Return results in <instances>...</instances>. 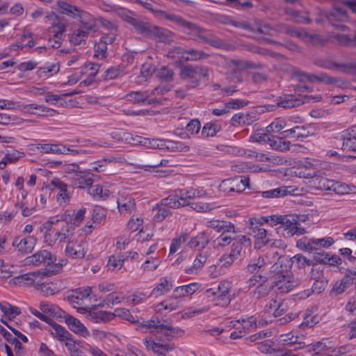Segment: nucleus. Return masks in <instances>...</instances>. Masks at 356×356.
<instances>
[{
    "label": "nucleus",
    "mask_w": 356,
    "mask_h": 356,
    "mask_svg": "<svg viewBox=\"0 0 356 356\" xmlns=\"http://www.w3.org/2000/svg\"><path fill=\"white\" fill-rule=\"evenodd\" d=\"M161 259L159 256L151 257L147 259L141 265V269L145 271H154L161 264Z\"/></svg>",
    "instance_id": "53"
},
{
    "label": "nucleus",
    "mask_w": 356,
    "mask_h": 356,
    "mask_svg": "<svg viewBox=\"0 0 356 356\" xmlns=\"http://www.w3.org/2000/svg\"><path fill=\"white\" fill-rule=\"evenodd\" d=\"M111 136L118 141H124L128 143L137 144L142 142L141 137L138 136L134 137L131 134L122 131H113L111 134Z\"/></svg>",
    "instance_id": "41"
},
{
    "label": "nucleus",
    "mask_w": 356,
    "mask_h": 356,
    "mask_svg": "<svg viewBox=\"0 0 356 356\" xmlns=\"http://www.w3.org/2000/svg\"><path fill=\"white\" fill-rule=\"evenodd\" d=\"M74 229L72 225L69 222H65L60 229H55L53 232H55L56 238L60 243L72 241L71 238L74 235Z\"/></svg>",
    "instance_id": "32"
},
{
    "label": "nucleus",
    "mask_w": 356,
    "mask_h": 356,
    "mask_svg": "<svg viewBox=\"0 0 356 356\" xmlns=\"http://www.w3.org/2000/svg\"><path fill=\"white\" fill-rule=\"evenodd\" d=\"M65 254L72 258H83L86 252V245L82 241H68L65 248Z\"/></svg>",
    "instance_id": "23"
},
{
    "label": "nucleus",
    "mask_w": 356,
    "mask_h": 356,
    "mask_svg": "<svg viewBox=\"0 0 356 356\" xmlns=\"http://www.w3.org/2000/svg\"><path fill=\"white\" fill-rule=\"evenodd\" d=\"M310 184L312 187L318 190L332 191L334 180L317 175L310 181Z\"/></svg>",
    "instance_id": "39"
},
{
    "label": "nucleus",
    "mask_w": 356,
    "mask_h": 356,
    "mask_svg": "<svg viewBox=\"0 0 356 356\" xmlns=\"http://www.w3.org/2000/svg\"><path fill=\"white\" fill-rule=\"evenodd\" d=\"M177 54H180L178 57L181 60H193L202 58L203 54L201 51H196L194 49H190L188 51H181L179 48L177 49Z\"/></svg>",
    "instance_id": "51"
},
{
    "label": "nucleus",
    "mask_w": 356,
    "mask_h": 356,
    "mask_svg": "<svg viewBox=\"0 0 356 356\" xmlns=\"http://www.w3.org/2000/svg\"><path fill=\"white\" fill-rule=\"evenodd\" d=\"M232 120L234 122L242 125H249L256 120V115L253 113H239L236 114Z\"/></svg>",
    "instance_id": "57"
},
{
    "label": "nucleus",
    "mask_w": 356,
    "mask_h": 356,
    "mask_svg": "<svg viewBox=\"0 0 356 356\" xmlns=\"http://www.w3.org/2000/svg\"><path fill=\"white\" fill-rule=\"evenodd\" d=\"M206 225L217 232H222L225 231H232L234 225L227 221L211 220L207 221Z\"/></svg>",
    "instance_id": "42"
},
{
    "label": "nucleus",
    "mask_w": 356,
    "mask_h": 356,
    "mask_svg": "<svg viewBox=\"0 0 356 356\" xmlns=\"http://www.w3.org/2000/svg\"><path fill=\"white\" fill-rule=\"evenodd\" d=\"M289 259L279 257L277 261L270 267L273 286L282 293H289L300 284L293 273L289 269Z\"/></svg>",
    "instance_id": "3"
},
{
    "label": "nucleus",
    "mask_w": 356,
    "mask_h": 356,
    "mask_svg": "<svg viewBox=\"0 0 356 356\" xmlns=\"http://www.w3.org/2000/svg\"><path fill=\"white\" fill-rule=\"evenodd\" d=\"M140 327L148 330L150 332H161L170 337H179L184 331L178 327H174L170 324L164 325L159 321L149 320L140 323Z\"/></svg>",
    "instance_id": "6"
},
{
    "label": "nucleus",
    "mask_w": 356,
    "mask_h": 356,
    "mask_svg": "<svg viewBox=\"0 0 356 356\" xmlns=\"http://www.w3.org/2000/svg\"><path fill=\"white\" fill-rule=\"evenodd\" d=\"M235 232H236L234 225L232 231H225L221 232V234L216 239L213 240V243L214 246L216 248H220L229 245L233 239V236L232 235L235 234Z\"/></svg>",
    "instance_id": "44"
},
{
    "label": "nucleus",
    "mask_w": 356,
    "mask_h": 356,
    "mask_svg": "<svg viewBox=\"0 0 356 356\" xmlns=\"http://www.w3.org/2000/svg\"><path fill=\"white\" fill-rule=\"evenodd\" d=\"M36 244V238L33 236L21 238L16 236L12 242V245L17 249L18 251L29 253Z\"/></svg>",
    "instance_id": "24"
},
{
    "label": "nucleus",
    "mask_w": 356,
    "mask_h": 356,
    "mask_svg": "<svg viewBox=\"0 0 356 356\" xmlns=\"http://www.w3.org/2000/svg\"><path fill=\"white\" fill-rule=\"evenodd\" d=\"M22 122L23 120L17 115L0 113V124L1 125L20 124Z\"/></svg>",
    "instance_id": "61"
},
{
    "label": "nucleus",
    "mask_w": 356,
    "mask_h": 356,
    "mask_svg": "<svg viewBox=\"0 0 356 356\" xmlns=\"http://www.w3.org/2000/svg\"><path fill=\"white\" fill-rule=\"evenodd\" d=\"M45 19L52 24L51 27L49 29L50 33L52 34L54 38L61 39L65 32V23L60 21L54 13L47 14Z\"/></svg>",
    "instance_id": "25"
},
{
    "label": "nucleus",
    "mask_w": 356,
    "mask_h": 356,
    "mask_svg": "<svg viewBox=\"0 0 356 356\" xmlns=\"http://www.w3.org/2000/svg\"><path fill=\"white\" fill-rule=\"evenodd\" d=\"M313 238L302 237L296 242V247L309 253L315 252L318 248L313 245Z\"/></svg>",
    "instance_id": "50"
},
{
    "label": "nucleus",
    "mask_w": 356,
    "mask_h": 356,
    "mask_svg": "<svg viewBox=\"0 0 356 356\" xmlns=\"http://www.w3.org/2000/svg\"><path fill=\"white\" fill-rule=\"evenodd\" d=\"M99 70V65L97 63H88L79 69L82 79L79 83L81 87L88 86L93 83Z\"/></svg>",
    "instance_id": "15"
},
{
    "label": "nucleus",
    "mask_w": 356,
    "mask_h": 356,
    "mask_svg": "<svg viewBox=\"0 0 356 356\" xmlns=\"http://www.w3.org/2000/svg\"><path fill=\"white\" fill-rule=\"evenodd\" d=\"M29 149L35 153L60 154L65 151V145L60 143H34Z\"/></svg>",
    "instance_id": "14"
},
{
    "label": "nucleus",
    "mask_w": 356,
    "mask_h": 356,
    "mask_svg": "<svg viewBox=\"0 0 356 356\" xmlns=\"http://www.w3.org/2000/svg\"><path fill=\"white\" fill-rule=\"evenodd\" d=\"M200 286V284L197 282H191L176 287L172 293L175 296V298L181 302L183 298L190 297L194 294L199 289Z\"/></svg>",
    "instance_id": "27"
},
{
    "label": "nucleus",
    "mask_w": 356,
    "mask_h": 356,
    "mask_svg": "<svg viewBox=\"0 0 356 356\" xmlns=\"http://www.w3.org/2000/svg\"><path fill=\"white\" fill-rule=\"evenodd\" d=\"M188 237L187 233H181L180 235L174 238L170 246V254H175L186 243Z\"/></svg>",
    "instance_id": "48"
},
{
    "label": "nucleus",
    "mask_w": 356,
    "mask_h": 356,
    "mask_svg": "<svg viewBox=\"0 0 356 356\" xmlns=\"http://www.w3.org/2000/svg\"><path fill=\"white\" fill-rule=\"evenodd\" d=\"M124 264V258L122 255H111L109 257L107 267L109 270H117L122 268Z\"/></svg>",
    "instance_id": "59"
},
{
    "label": "nucleus",
    "mask_w": 356,
    "mask_h": 356,
    "mask_svg": "<svg viewBox=\"0 0 356 356\" xmlns=\"http://www.w3.org/2000/svg\"><path fill=\"white\" fill-rule=\"evenodd\" d=\"M327 164L318 160L305 161L298 168L296 174L302 178L315 177L318 174L324 173L323 169Z\"/></svg>",
    "instance_id": "10"
},
{
    "label": "nucleus",
    "mask_w": 356,
    "mask_h": 356,
    "mask_svg": "<svg viewBox=\"0 0 356 356\" xmlns=\"http://www.w3.org/2000/svg\"><path fill=\"white\" fill-rule=\"evenodd\" d=\"M220 205L216 202H197L195 204L194 209L198 212H209L220 207Z\"/></svg>",
    "instance_id": "64"
},
{
    "label": "nucleus",
    "mask_w": 356,
    "mask_h": 356,
    "mask_svg": "<svg viewBox=\"0 0 356 356\" xmlns=\"http://www.w3.org/2000/svg\"><path fill=\"white\" fill-rule=\"evenodd\" d=\"M299 337L294 336L292 333L289 332L287 334H281L279 337L278 342L282 345H296L301 344L299 341Z\"/></svg>",
    "instance_id": "63"
},
{
    "label": "nucleus",
    "mask_w": 356,
    "mask_h": 356,
    "mask_svg": "<svg viewBox=\"0 0 356 356\" xmlns=\"http://www.w3.org/2000/svg\"><path fill=\"white\" fill-rule=\"evenodd\" d=\"M71 179L72 185L79 188H90L93 182L92 175L86 170H79L74 176L71 177Z\"/></svg>",
    "instance_id": "19"
},
{
    "label": "nucleus",
    "mask_w": 356,
    "mask_h": 356,
    "mask_svg": "<svg viewBox=\"0 0 356 356\" xmlns=\"http://www.w3.org/2000/svg\"><path fill=\"white\" fill-rule=\"evenodd\" d=\"M209 309L207 307H189L185 308L181 312L177 313V315H180L181 318H189L194 316L201 314L207 312Z\"/></svg>",
    "instance_id": "46"
},
{
    "label": "nucleus",
    "mask_w": 356,
    "mask_h": 356,
    "mask_svg": "<svg viewBox=\"0 0 356 356\" xmlns=\"http://www.w3.org/2000/svg\"><path fill=\"white\" fill-rule=\"evenodd\" d=\"M151 145L153 147L171 151L187 152L189 149L188 146L184 145L182 143L170 140L153 139Z\"/></svg>",
    "instance_id": "18"
},
{
    "label": "nucleus",
    "mask_w": 356,
    "mask_h": 356,
    "mask_svg": "<svg viewBox=\"0 0 356 356\" xmlns=\"http://www.w3.org/2000/svg\"><path fill=\"white\" fill-rule=\"evenodd\" d=\"M257 321L253 316L245 318H241L237 321H231L229 322V327L233 329L230 334L232 339H237L245 336L247 332L256 328Z\"/></svg>",
    "instance_id": "5"
},
{
    "label": "nucleus",
    "mask_w": 356,
    "mask_h": 356,
    "mask_svg": "<svg viewBox=\"0 0 356 356\" xmlns=\"http://www.w3.org/2000/svg\"><path fill=\"white\" fill-rule=\"evenodd\" d=\"M341 148L345 151H356V132L346 130L341 134Z\"/></svg>",
    "instance_id": "34"
},
{
    "label": "nucleus",
    "mask_w": 356,
    "mask_h": 356,
    "mask_svg": "<svg viewBox=\"0 0 356 356\" xmlns=\"http://www.w3.org/2000/svg\"><path fill=\"white\" fill-rule=\"evenodd\" d=\"M286 127V122L283 118H277L273 121L267 127L266 132L268 134L277 133Z\"/></svg>",
    "instance_id": "60"
},
{
    "label": "nucleus",
    "mask_w": 356,
    "mask_h": 356,
    "mask_svg": "<svg viewBox=\"0 0 356 356\" xmlns=\"http://www.w3.org/2000/svg\"><path fill=\"white\" fill-rule=\"evenodd\" d=\"M233 192L241 193L248 187L249 179L246 177H234L231 179Z\"/></svg>",
    "instance_id": "55"
},
{
    "label": "nucleus",
    "mask_w": 356,
    "mask_h": 356,
    "mask_svg": "<svg viewBox=\"0 0 356 356\" xmlns=\"http://www.w3.org/2000/svg\"><path fill=\"white\" fill-rule=\"evenodd\" d=\"M180 305L181 302L177 298H175V296L172 293L170 298L156 305L154 309L156 313H161L163 309L170 312L178 309Z\"/></svg>",
    "instance_id": "30"
},
{
    "label": "nucleus",
    "mask_w": 356,
    "mask_h": 356,
    "mask_svg": "<svg viewBox=\"0 0 356 356\" xmlns=\"http://www.w3.org/2000/svg\"><path fill=\"white\" fill-rule=\"evenodd\" d=\"M201 128V124L197 120H191L186 127V130L187 133H184L183 134H177L182 138H189L190 135H195L197 134Z\"/></svg>",
    "instance_id": "54"
},
{
    "label": "nucleus",
    "mask_w": 356,
    "mask_h": 356,
    "mask_svg": "<svg viewBox=\"0 0 356 356\" xmlns=\"http://www.w3.org/2000/svg\"><path fill=\"white\" fill-rule=\"evenodd\" d=\"M266 264V259L264 256L252 259L247 266V270L250 273H256L261 268Z\"/></svg>",
    "instance_id": "52"
},
{
    "label": "nucleus",
    "mask_w": 356,
    "mask_h": 356,
    "mask_svg": "<svg viewBox=\"0 0 356 356\" xmlns=\"http://www.w3.org/2000/svg\"><path fill=\"white\" fill-rule=\"evenodd\" d=\"M356 188L354 186H349L339 181H334L332 191L339 195L355 193Z\"/></svg>",
    "instance_id": "58"
},
{
    "label": "nucleus",
    "mask_w": 356,
    "mask_h": 356,
    "mask_svg": "<svg viewBox=\"0 0 356 356\" xmlns=\"http://www.w3.org/2000/svg\"><path fill=\"white\" fill-rule=\"evenodd\" d=\"M86 343L79 340H76L73 337L64 343L70 356H84L81 348H86Z\"/></svg>",
    "instance_id": "33"
},
{
    "label": "nucleus",
    "mask_w": 356,
    "mask_h": 356,
    "mask_svg": "<svg viewBox=\"0 0 356 356\" xmlns=\"http://www.w3.org/2000/svg\"><path fill=\"white\" fill-rule=\"evenodd\" d=\"M25 263L34 266L41 264L47 266L54 265L60 268L66 264L67 261L65 259H60L58 262H56L55 255L47 250H42L26 258Z\"/></svg>",
    "instance_id": "7"
},
{
    "label": "nucleus",
    "mask_w": 356,
    "mask_h": 356,
    "mask_svg": "<svg viewBox=\"0 0 356 356\" xmlns=\"http://www.w3.org/2000/svg\"><path fill=\"white\" fill-rule=\"evenodd\" d=\"M303 100L296 95H286L280 99L277 104L283 108H293L302 105Z\"/></svg>",
    "instance_id": "40"
},
{
    "label": "nucleus",
    "mask_w": 356,
    "mask_h": 356,
    "mask_svg": "<svg viewBox=\"0 0 356 356\" xmlns=\"http://www.w3.org/2000/svg\"><path fill=\"white\" fill-rule=\"evenodd\" d=\"M286 309V307L284 302L272 299L266 306L265 312L268 315V318H265L264 321L266 323L268 321H271V317L281 316Z\"/></svg>",
    "instance_id": "26"
},
{
    "label": "nucleus",
    "mask_w": 356,
    "mask_h": 356,
    "mask_svg": "<svg viewBox=\"0 0 356 356\" xmlns=\"http://www.w3.org/2000/svg\"><path fill=\"white\" fill-rule=\"evenodd\" d=\"M23 112L38 116H55L58 114L57 111L54 109L48 108L44 105L36 104H24L23 106Z\"/></svg>",
    "instance_id": "21"
},
{
    "label": "nucleus",
    "mask_w": 356,
    "mask_h": 356,
    "mask_svg": "<svg viewBox=\"0 0 356 356\" xmlns=\"http://www.w3.org/2000/svg\"><path fill=\"white\" fill-rule=\"evenodd\" d=\"M61 13L72 17H79L80 26L75 29L70 36V42L74 45L80 44L92 33L97 31L95 19L88 13L81 11L67 3L60 2L58 4Z\"/></svg>",
    "instance_id": "1"
},
{
    "label": "nucleus",
    "mask_w": 356,
    "mask_h": 356,
    "mask_svg": "<svg viewBox=\"0 0 356 356\" xmlns=\"http://www.w3.org/2000/svg\"><path fill=\"white\" fill-rule=\"evenodd\" d=\"M92 289L89 286L79 288L73 291L72 294L68 296L70 304L76 309V311L84 315L86 318L95 323L105 322L112 318L113 314L104 312L97 310L96 306L90 307L86 302L90 300Z\"/></svg>",
    "instance_id": "2"
},
{
    "label": "nucleus",
    "mask_w": 356,
    "mask_h": 356,
    "mask_svg": "<svg viewBox=\"0 0 356 356\" xmlns=\"http://www.w3.org/2000/svg\"><path fill=\"white\" fill-rule=\"evenodd\" d=\"M302 79H307L310 82H321L326 84L336 86L339 88H347L349 83L342 79L330 76L324 73L317 74H306L302 75Z\"/></svg>",
    "instance_id": "13"
},
{
    "label": "nucleus",
    "mask_w": 356,
    "mask_h": 356,
    "mask_svg": "<svg viewBox=\"0 0 356 356\" xmlns=\"http://www.w3.org/2000/svg\"><path fill=\"white\" fill-rule=\"evenodd\" d=\"M48 330L54 338L63 343L72 337L65 327L54 322L49 323Z\"/></svg>",
    "instance_id": "28"
},
{
    "label": "nucleus",
    "mask_w": 356,
    "mask_h": 356,
    "mask_svg": "<svg viewBox=\"0 0 356 356\" xmlns=\"http://www.w3.org/2000/svg\"><path fill=\"white\" fill-rule=\"evenodd\" d=\"M65 322L69 329L75 334L83 338H88L90 336L88 328L76 318L71 315H67L65 316Z\"/></svg>",
    "instance_id": "17"
},
{
    "label": "nucleus",
    "mask_w": 356,
    "mask_h": 356,
    "mask_svg": "<svg viewBox=\"0 0 356 356\" xmlns=\"http://www.w3.org/2000/svg\"><path fill=\"white\" fill-rule=\"evenodd\" d=\"M292 264H295L299 268H303L306 266H309L312 264V261L308 259L306 257L300 254H297L289 259Z\"/></svg>",
    "instance_id": "62"
},
{
    "label": "nucleus",
    "mask_w": 356,
    "mask_h": 356,
    "mask_svg": "<svg viewBox=\"0 0 356 356\" xmlns=\"http://www.w3.org/2000/svg\"><path fill=\"white\" fill-rule=\"evenodd\" d=\"M0 311L10 319L15 318L21 313L20 308L12 305L6 301L0 302Z\"/></svg>",
    "instance_id": "43"
},
{
    "label": "nucleus",
    "mask_w": 356,
    "mask_h": 356,
    "mask_svg": "<svg viewBox=\"0 0 356 356\" xmlns=\"http://www.w3.org/2000/svg\"><path fill=\"white\" fill-rule=\"evenodd\" d=\"M334 347V344L332 341L324 339L314 344H310L309 350L318 353L319 354L320 353H325L326 352H330L332 353Z\"/></svg>",
    "instance_id": "38"
},
{
    "label": "nucleus",
    "mask_w": 356,
    "mask_h": 356,
    "mask_svg": "<svg viewBox=\"0 0 356 356\" xmlns=\"http://www.w3.org/2000/svg\"><path fill=\"white\" fill-rule=\"evenodd\" d=\"M194 198L193 188H184L177 191L175 194L170 195L162 200V204L170 208H179L189 204L190 200Z\"/></svg>",
    "instance_id": "8"
},
{
    "label": "nucleus",
    "mask_w": 356,
    "mask_h": 356,
    "mask_svg": "<svg viewBox=\"0 0 356 356\" xmlns=\"http://www.w3.org/2000/svg\"><path fill=\"white\" fill-rule=\"evenodd\" d=\"M232 288V283L227 280L221 281L216 287L206 290L207 297L213 300L222 299L225 298Z\"/></svg>",
    "instance_id": "16"
},
{
    "label": "nucleus",
    "mask_w": 356,
    "mask_h": 356,
    "mask_svg": "<svg viewBox=\"0 0 356 356\" xmlns=\"http://www.w3.org/2000/svg\"><path fill=\"white\" fill-rule=\"evenodd\" d=\"M287 234L292 236L293 235H302L306 232L299 223V218L296 215H285L283 216L280 226Z\"/></svg>",
    "instance_id": "12"
},
{
    "label": "nucleus",
    "mask_w": 356,
    "mask_h": 356,
    "mask_svg": "<svg viewBox=\"0 0 356 356\" xmlns=\"http://www.w3.org/2000/svg\"><path fill=\"white\" fill-rule=\"evenodd\" d=\"M60 70L59 65L57 63H47L37 71L39 77L47 79L57 74Z\"/></svg>",
    "instance_id": "37"
},
{
    "label": "nucleus",
    "mask_w": 356,
    "mask_h": 356,
    "mask_svg": "<svg viewBox=\"0 0 356 356\" xmlns=\"http://www.w3.org/2000/svg\"><path fill=\"white\" fill-rule=\"evenodd\" d=\"M173 287V281L168 277H162L150 293L151 296L158 298L168 293Z\"/></svg>",
    "instance_id": "29"
},
{
    "label": "nucleus",
    "mask_w": 356,
    "mask_h": 356,
    "mask_svg": "<svg viewBox=\"0 0 356 356\" xmlns=\"http://www.w3.org/2000/svg\"><path fill=\"white\" fill-rule=\"evenodd\" d=\"M200 70L191 66H186L181 70V76L184 79H192L194 80L192 87L197 85V76Z\"/></svg>",
    "instance_id": "56"
},
{
    "label": "nucleus",
    "mask_w": 356,
    "mask_h": 356,
    "mask_svg": "<svg viewBox=\"0 0 356 356\" xmlns=\"http://www.w3.org/2000/svg\"><path fill=\"white\" fill-rule=\"evenodd\" d=\"M117 204L118 210L121 213L130 212L135 207V202L133 197L125 191L119 192Z\"/></svg>",
    "instance_id": "22"
},
{
    "label": "nucleus",
    "mask_w": 356,
    "mask_h": 356,
    "mask_svg": "<svg viewBox=\"0 0 356 356\" xmlns=\"http://www.w3.org/2000/svg\"><path fill=\"white\" fill-rule=\"evenodd\" d=\"M114 186L108 183L104 185L91 186L88 193L95 198L106 199L115 193Z\"/></svg>",
    "instance_id": "20"
},
{
    "label": "nucleus",
    "mask_w": 356,
    "mask_h": 356,
    "mask_svg": "<svg viewBox=\"0 0 356 356\" xmlns=\"http://www.w3.org/2000/svg\"><path fill=\"white\" fill-rule=\"evenodd\" d=\"M294 190L292 189L291 186H281L269 191H261L259 193V195L264 198L273 199L282 197L289 194H292Z\"/></svg>",
    "instance_id": "31"
},
{
    "label": "nucleus",
    "mask_w": 356,
    "mask_h": 356,
    "mask_svg": "<svg viewBox=\"0 0 356 356\" xmlns=\"http://www.w3.org/2000/svg\"><path fill=\"white\" fill-rule=\"evenodd\" d=\"M251 240L245 236H240L235 242L232 245V249L230 251L231 256L234 258H238L241 254V252L244 247H250Z\"/></svg>",
    "instance_id": "36"
},
{
    "label": "nucleus",
    "mask_w": 356,
    "mask_h": 356,
    "mask_svg": "<svg viewBox=\"0 0 356 356\" xmlns=\"http://www.w3.org/2000/svg\"><path fill=\"white\" fill-rule=\"evenodd\" d=\"M48 275L45 272L36 271L26 273L9 281L10 285H27L33 286L38 289L44 292L46 295L54 293L48 283Z\"/></svg>",
    "instance_id": "4"
},
{
    "label": "nucleus",
    "mask_w": 356,
    "mask_h": 356,
    "mask_svg": "<svg viewBox=\"0 0 356 356\" xmlns=\"http://www.w3.org/2000/svg\"><path fill=\"white\" fill-rule=\"evenodd\" d=\"M252 232L255 249H261L266 245L280 247L283 245L281 240L273 239L272 234L264 228L254 227L252 229Z\"/></svg>",
    "instance_id": "9"
},
{
    "label": "nucleus",
    "mask_w": 356,
    "mask_h": 356,
    "mask_svg": "<svg viewBox=\"0 0 356 356\" xmlns=\"http://www.w3.org/2000/svg\"><path fill=\"white\" fill-rule=\"evenodd\" d=\"M207 260V256L204 254H200L195 259L193 266L185 270L187 274H196L204 266Z\"/></svg>",
    "instance_id": "49"
},
{
    "label": "nucleus",
    "mask_w": 356,
    "mask_h": 356,
    "mask_svg": "<svg viewBox=\"0 0 356 356\" xmlns=\"http://www.w3.org/2000/svg\"><path fill=\"white\" fill-rule=\"evenodd\" d=\"M268 144L273 149L281 152L288 150L290 147V142L285 140L282 138H268Z\"/></svg>",
    "instance_id": "45"
},
{
    "label": "nucleus",
    "mask_w": 356,
    "mask_h": 356,
    "mask_svg": "<svg viewBox=\"0 0 356 356\" xmlns=\"http://www.w3.org/2000/svg\"><path fill=\"white\" fill-rule=\"evenodd\" d=\"M51 185L53 186L51 191L55 194L57 204L60 207H65L68 204L71 197L67 185L56 178L51 180Z\"/></svg>",
    "instance_id": "11"
},
{
    "label": "nucleus",
    "mask_w": 356,
    "mask_h": 356,
    "mask_svg": "<svg viewBox=\"0 0 356 356\" xmlns=\"http://www.w3.org/2000/svg\"><path fill=\"white\" fill-rule=\"evenodd\" d=\"M221 129V125L219 123L209 122L203 126L201 134L204 138L213 137L220 132Z\"/></svg>",
    "instance_id": "47"
},
{
    "label": "nucleus",
    "mask_w": 356,
    "mask_h": 356,
    "mask_svg": "<svg viewBox=\"0 0 356 356\" xmlns=\"http://www.w3.org/2000/svg\"><path fill=\"white\" fill-rule=\"evenodd\" d=\"M144 344L147 350L153 351L158 356H165L171 349L168 345L155 342L154 340L148 338L144 339Z\"/></svg>",
    "instance_id": "35"
}]
</instances>
